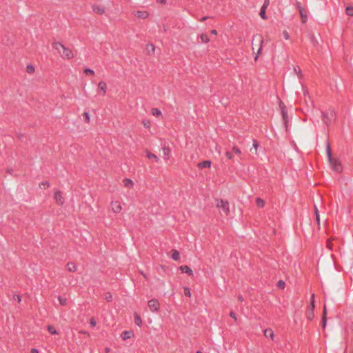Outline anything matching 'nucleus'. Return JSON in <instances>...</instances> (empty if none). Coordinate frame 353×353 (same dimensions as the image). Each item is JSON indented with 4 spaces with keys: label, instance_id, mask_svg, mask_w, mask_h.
<instances>
[{
    "label": "nucleus",
    "instance_id": "0eeeda50",
    "mask_svg": "<svg viewBox=\"0 0 353 353\" xmlns=\"http://www.w3.org/2000/svg\"><path fill=\"white\" fill-rule=\"evenodd\" d=\"M112 210L114 213H119L122 210L121 203L119 201H112L111 203Z\"/></svg>",
    "mask_w": 353,
    "mask_h": 353
},
{
    "label": "nucleus",
    "instance_id": "ddd939ff",
    "mask_svg": "<svg viewBox=\"0 0 353 353\" xmlns=\"http://www.w3.org/2000/svg\"><path fill=\"white\" fill-rule=\"evenodd\" d=\"M264 335L266 338H269L272 340L274 339V332L271 328H267L263 331Z\"/></svg>",
    "mask_w": 353,
    "mask_h": 353
},
{
    "label": "nucleus",
    "instance_id": "c9c22d12",
    "mask_svg": "<svg viewBox=\"0 0 353 353\" xmlns=\"http://www.w3.org/2000/svg\"><path fill=\"white\" fill-rule=\"evenodd\" d=\"M50 186V183L47 181H43L40 184V187H43V188H47Z\"/></svg>",
    "mask_w": 353,
    "mask_h": 353
},
{
    "label": "nucleus",
    "instance_id": "f257e3e1",
    "mask_svg": "<svg viewBox=\"0 0 353 353\" xmlns=\"http://www.w3.org/2000/svg\"><path fill=\"white\" fill-rule=\"evenodd\" d=\"M53 48L59 53H61V50H62L61 57L63 58L70 59L74 57L72 50L69 48H67L60 42L54 43Z\"/></svg>",
    "mask_w": 353,
    "mask_h": 353
},
{
    "label": "nucleus",
    "instance_id": "3c124183",
    "mask_svg": "<svg viewBox=\"0 0 353 353\" xmlns=\"http://www.w3.org/2000/svg\"><path fill=\"white\" fill-rule=\"evenodd\" d=\"M211 33H212V34H214V35H216V34H217V32H216V30H212L211 31Z\"/></svg>",
    "mask_w": 353,
    "mask_h": 353
},
{
    "label": "nucleus",
    "instance_id": "de8ad7c7",
    "mask_svg": "<svg viewBox=\"0 0 353 353\" xmlns=\"http://www.w3.org/2000/svg\"><path fill=\"white\" fill-rule=\"evenodd\" d=\"M226 157L230 159H232V154L230 152H226Z\"/></svg>",
    "mask_w": 353,
    "mask_h": 353
},
{
    "label": "nucleus",
    "instance_id": "c03bdc74",
    "mask_svg": "<svg viewBox=\"0 0 353 353\" xmlns=\"http://www.w3.org/2000/svg\"><path fill=\"white\" fill-rule=\"evenodd\" d=\"M27 70H28V72H32L34 70V68L32 65H28L27 67Z\"/></svg>",
    "mask_w": 353,
    "mask_h": 353
},
{
    "label": "nucleus",
    "instance_id": "4be33fe9",
    "mask_svg": "<svg viewBox=\"0 0 353 353\" xmlns=\"http://www.w3.org/2000/svg\"><path fill=\"white\" fill-rule=\"evenodd\" d=\"M146 156L148 159H153L154 161H155L156 162H157L159 161V158L158 157L154 154H152L151 152H147L146 153Z\"/></svg>",
    "mask_w": 353,
    "mask_h": 353
},
{
    "label": "nucleus",
    "instance_id": "13d9d810",
    "mask_svg": "<svg viewBox=\"0 0 353 353\" xmlns=\"http://www.w3.org/2000/svg\"><path fill=\"white\" fill-rule=\"evenodd\" d=\"M148 123V122H147V123H146V122H145V121H144V122H143V125H144L145 126H146Z\"/></svg>",
    "mask_w": 353,
    "mask_h": 353
},
{
    "label": "nucleus",
    "instance_id": "a878e982",
    "mask_svg": "<svg viewBox=\"0 0 353 353\" xmlns=\"http://www.w3.org/2000/svg\"><path fill=\"white\" fill-rule=\"evenodd\" d=\"M256 205L260 208H263L265 205V201L261 198H257L256 199Z\"/></svg>",
    "mask_w": 353,
    "mask_h": 353
},
{
    "label": "nucleus",
    "instance_id": "6e6d98bb",
    "mask_svg": "<svg viewBox=\"0 0 353 353\" xmlns=\"http://www.w3.org/2000/svg\"><path fill=\"white\" fill-rule=\"evenodd\" d=\"M17 300H18L19 301H21V298L19 296H17Z\"/></svg>",
    "mask_w": 353,
    "mask_h": 353
},
{
    "label": "nucleus",
    "instance_id": "e433bc0d",
    "mask_svg": "<svg viewBox=\"0 0 353 353\" xmlns=\"http://www.w3.org/2000/svg\"><path fill=\"white\" fill-rule=\"evenodd\" d=\"M184 294L185 296H191V292H190V288H188L187 287L184 288Z\"/></svg>",
    "mask_w": 353,
    "mask_h": 353
},
{
    "label": "nucleus",
    "instance_id": "7c9ffc66",
    "mask_svg": "<svg viewBox=\"0 0 353 353\" xmlns=\"http://www.w3.org/2000/svg\"><path fill=\"white\" fill-rule=\"evenodd\" d=\"M60 305H65L67 303V300L65 298H62L61 296L58 297Z\"/></svg>",
    "mask_w": 353,
    "mask_h": 353
},
{
    "label": "nucleus",
    "instance_id": "f8f14e48",
    "mask_svg": "<svg viewBox=\"0 0 353 353\" xmlns=\"http://www.w3.org/2000/svg\"><path fill=\"white\" fill-rule=\"evenodd\" d=\"M179 269L186 274H188L189 276H193L194 273L192 270L188 265H181L180 266Z\"/></svg>",
    "mask_w": 353,
    "mask_h": 353
},
{
    "label": "nucleus",
    "instance_id": "052dcab7",
    "mask_svg": "<svg viewBox=\"0 0 353 353\" xmlns=\"http://www.w3.org/2000/svg\"><path fill=\"white\" fill-rule=\"evenodd\" d=\"M294 71H295L296 72H298L297 69H296V68H294Z\"/></svg>",
    "mask_w": 353,
    "mask_h": 353
},
{
    "label": "nucleus",
    "instance_id": "5701e85b",
    "mask_svg": "<svg viewBox=\"0 0 353 353\" xmlns=\"http://www.w3.org/2000/svg\"><path fill=\"white\" fill-rule=\"evenodd\" d=\"M200 39L202 43H207L210 41V39L206 34H202L200 36Z\"/></svg>",
    "mask_w": 353,
    "mask_h": 353
},
{
    "label": "nucleus",
    "instance_id": "2eb2a0df",
    "mask_svg": "<svg viewBox=\"0 0 353 353\" xmlns=\"http://www.w3.org/2000/svg\"><path fill=\"white\" fill-rule=\"evenodd\" d=\"M149 14L146 11H137L135 13V16L138 18L141 19H146L148 17Z\"/></svg>",
    "mask_w": 353,
    "mask_h": 353
},
{
    "label": "nucleus",
    "instance_id": "1a4fd4ad",
    "mask_svg": "<svg viewBox=\"0 0 353 353\" xmlns=\"http://www.w3.org/2000/svg\"><path fill=\"white\" fill-rule=\"evenodd\" d=\"M281 113H282L283 121V123L285 124V128L288 129V112H287V110L284 108H281Z\"/></svg>",
    "mask_w": 353,
    "mask_h": 353
},
{
    "label": "nucleus",
    "instance_id": "9d476101",
    "mask_svg": "<svg viewBox=\"0 0 353 353\" xmlns=\"http://www.w3.org/2000/svg\"><path fill=\"white\" fill-rule=\"evenodd\" d=\"M212 162L209 160L203 161L198 163L197 166L199 169L210 168Z\"/></svg>",
    "mask_w": 353,
    "mask_h": 353
},
{
    "label": "nucleus",
    "instance_id": "7ed1b4c3",
    "mask_svg": "<svg viewBox=\"0 0 353 353\" xmlns=\"http://www.w3.org/2000/svg\"><path fill=\"white\" fill-rule=\"evenodd\" d=\"M216 207L219 209L221 213L228 215L230 212V204L228 201L223 199L216 200Z\"/></svg>",
    "mask_w": 353,
    "mask_h": 353
},
{
    "label": "nucleus",
    "instance_id": "c756f323",
    "mask_svg": "<svg viewBox=\"0 0 353 353\" xmlns=\"http://www.w3.org/2000/svg\"><path fill=\"white\" fill-rule=\"evenodd\" d=\"M322 324H323V327H325V324H326V309H325V307H324V310H323Z\"/></svg>",
    "mask_w": 353,
    "mask_h": 353
},
{
    "label": "nucleus",
    "instance_id": "864d4df0",
    "mask_svg": "<svg viewBox=\"0 0 353 353\" xmlns=\"http://www.w3.org/2000/svg\"><path fill=\"white\" fill-rule=\"evenodd\" d=\"M327 247H328L330 249H331V248H332V247H331V244H330V243H329V242L327 243Z\"/></svg>",
    "mask_w": 353,
    "mask_h": 353
},
{
    "label": "nucleus",
    "instance_id": "c85d7f7f",
    "mask_svg": "<svg viewBox=\"0 0 353 353\" xmlns=\"http://www.w3.org/2000/svg\"><path fill=\"white\" fill-rule=\"evenodd\" d=\"M147 50L149 52H152L154 53V50H155V46L153 45V44H148L147 45Z\"/></svg>",
    "mask_w": 353,
    "mask_h": 353
},
{
    "label": "nucleus",
    "instance_id": "aec40b11",
    "mask_svg": "<svg viewBox=\"0 0 353 353\" xmlns=\"http://www.w3.org/2000/svg\"><path fill=\"white\" fill-rule=\"evenodd\" d=\"M99 89L105 93L107 89V85L104 81H100L98 84Z\"/></svg>",
    "mask_w": 353,
    "mask_h": 353
},
{
    "label": "nucleus",
    "instance_id": "a211bd4d",
    "mask_svg": "<svg viewBox=\"0 0 353 353\" xmlns=\"http://www.w3.org/2000/svg\"><path fill=\"white\" fill-rule=\"evenodd\" d=\"M134 322L137 325L141 327L142 325V319L141 316L137 314L134 313Z\"/></svg>",
    "mask_w": 353,
    "mask_h": 353
},
{
    "label": "nucleus",
    "instance_id": "ea45409f",
    "mask_svg": "<svg viewBox=\"0 0 353 353\" xmlns=\"http://www.w3.org/2000/svg\"><path fill=\"white\" fill-rule=\"evenodd\" d=\"M283 36L286 40L290 39V34L286 30L283 31Z\"/></svg>",
    "mask_w": 353,
    "mask_h": 353
},
{
    "label": "nucleus",
    "instance_id": "4c0bfd02",
    "mask_svg": "<svg viewBox=\"0 0 353 353\" xmlns=\"http://www.w3.org/2000/svg\"><path fill=\"white\" fill-rule=\"evenodd\" d=\"M83 117L84 120L86 122H89L90 121V115H89L88 112H84L83 114Z\"/></svg>",
    "mask_w": 353,
    "mask_h": 353
},
{
    "label": "nucleus",
    "instance_id": "6ab92c4d",
    "mask_svg": "<svg viewBox=\"0 0 353 353\" xmlns=\"http://www.w3.org/2000/svg\"><path fill=\"white\" fill-rule=\"evenodd\" d=\"M67 269L70 272H75L77 270V265L72 262L68 263Z\"/></svg>",
    "mask_w": 353,
    "mask_h": 353
},
{
    "label": "nucleus",
    "instance_id": "a19ab883",
    "mask_svg": "<svg viewBox=\"0 0 353 353\" xmlns=\"http://www.w3.org/2000/svg\"><path fill=\"white\" fill-rule=\"evenodd\" d=\"M112 294L110 293H106L105 294V299L108 301H110L112 300Z\"/></svg>",
    "mask_w": 353,
    "mask_h": 353
},
{
    "label": "nucleus",
    "instance_id": "09e8293b",
    "mask_svg": "<svg viewBox=\"0 0 353 353\" xmlns=\"http://www.w3.org/2000/svg\"><path fill=\"white\" fill-rule=\"evenodd\" d=\"M209 18H210V17H208V16H205V17H202V18L200 19V21H205L206 19H209Z\"/></svg>",
    "mask_w": 353,
    "mask_h": 353
},
{
    "label": "nucleus",
    "instance_id": "bf43d9fd",
    "mask_svg": "<svg viewBox=\"0 0 353 353\" xmlns=\"http://www.w3.org/2000/svg\"><path fill=\"white\" fill-rule=\"evenodd\" d=\"M8 172L10 174H12V170H8Z\"/></svg>",
    "mask_w": 353,
    "mask_h": 353
},
{
    "label": "nucleus",
    "instance_id": "4d7b16f0",
    "mask_svg": "<svg viewBox=\"0 0 353 353\" xmlns=\"http://www.w3.org/2000/svg\"><path fill=\"white\" fill-rule=\"evenodd\" d=\"M159 2H161V3H164V2H165V0H159Z\"/></svg>",
    "mask_w": 353,
    "mask_h": 353
},
{
    "label": "nucleus",
    "instance_id": "72a5a7b5",
    "mask_svg": "<svg viewBox=\"0 0 353 353\" xmlns=\"http://www.w3.org/2000/svg\"><path fill=\"white\" fill-rule=\"evenodd\" d=\"M84 72L86 75H92L94 73V70L90 68L85 69Z\"/></svg>",
    "mask_w": 353,
    "mask_h": 353
},
{
    "label": "nucleus",
    "instance_id": "423d86ee",
    "mask_svg": "<svg viewBox=\"0 0 353 353\" xmlns=\"http://www.w3.org/2000/svg\"><path fill=\"white\" fill-rule=\"evenodd\" d=\"M296 6L299 9L302 22L305 23L307 20V12L302 8L301 4L300 2H296Z\"/></svg>",
    "mask_w": 353,
    "mask_h": 353
},
{
    "label": "nucleus",
    "instance_id": "f704fd0d",
    "mask_svg": "<svg viewBox=\"0 0 353 353\" xmlns=\"http://www.w3.org/2000/svg\"><path fill=\"white\" fill-rule=\"evenodd\" d=\"M285 285V284L283 281L280 280L277 283V287L279 288L283 289V288H284Z\"/></svg>",
    "mask_w": 353,
    "mask_h": 353
},
{
    "label": "nucleus",
    "instance_id": "dca6fc26",
    "mask_svg": "<svg viewBox=\"0 0 353 353\" xmlns=\"http://www.w3.org/2000/svg\"><path fill=\"white\" fill-rule=\"evenodd\" d=\"M254 40L258 41L259 44H260V47H259V48L258 50V54H259L261 52V50L262 43L263 42V38H262V37L261 35H256V36H254V38H253V41H254Z\"/></svg>",
    "mask_w": 353,
    "mask_h": 353
},
{
    "label": "nucleus",
    "instance_id": "b1692460",
    "mask_svg": "<svg viewBox=\"0 0 353 353\" xmlns=\"http://www.w3.org/2000/svg\"><path fill=\"white\" fill-rule=\"evenodd\" d=\"M124 185L128 188H131L133 186V181L130 179H125L123 180Z\"/></svg>",
    "mask_w": 353,
    "mask_h": 353
},
{
    "label": "nucleus",
    "instance_id": "473e14b6",
    "mask_svg": "<svg viewBox=\"0 0 353 353\" xmlns=\"http://www.w3.org/2000/svg\"><path fill=\"white\" fill-rule=\"evenodd\" d=\"M314 210H315L316 220L317 223L319 224V223H320V216H319L318 210H317L316 206H314Z\"/></svg>",
    "mask_w": 353,
    "mask_h": 353
},
{
    "label": "nucleus",
    "instance_id": "f3484780",
    "mask_svg": "<svg viewBox=\"0 0 353 353\" xmlns=\"http://www.w3.org/2000/svg\"><path fill=\"white\" fill-rule=\"evenodd\" d=\"M162 151L163 153L164 158L165 159H170V150L169 148L167 147H162Z\"/></svg>",
    "mask_w": 353,
    "mask_h": 353
},
{
    "label": "nucleus",
    "instance_id": "58836bf2",
    "mask_svg": "<svg viewBox=\"0 0 353 353\" xmlns=\"http://www.w3.org/2000/svg\"><path fill=\"white\" fill-rule=\"evenodd\" d=\"M269 5H270V0H264L263 4L261 6V8L267 9L268 7L269 6Z\"/></svg>",
    "mask_w": 353,
    "mask_h": 353
},
{
    "label": "nucleus",
    "instance_id": "cd10ccee",
    "mask_svg": "<svg viewBox=\"0 0 353 353\" xmlns=\"http://www.w3.org/2000/svg\"><path fill=\"white\" fill-rule=\"evenodd\" d=\"M48 330L49 331V332L52 334V335H54V334H57V331L56 330V329L52 326V325H48Z\"/></svg>",
    "mask_w": 353,
    "mask_h": 353
},
{
    "label": "nucleus",
    "instance_id": "412c9836",
    "mask_svg": "<svg viewBox=\"0 0 353 353\" xmlns=\"http://www.w3.org/2000/svg\"><path fill=\"white\" fill-rule=\"evenodd\" d=\"M171 257L173 260L177 261L180 257L179 252L176 250H172Z\"/></svg>",
    "mask_w": 353,
    "mask_h": 353
},
{
    "label": "nucleus",
    "instance_id": "2f4dec72",
    "mask_svg": "<svg viewBox=\"0 0 353 353\" xmlns=\"http://www.w3.org/2000/svg\"><path fill=\"white\" fill-rule=\"evenodd\" d=\"M346 14L349 16L353 17V7H347L346 8Z\"/></svg>",
    "mask_w": 353,
    "mask_h": 353
},
{
    "label": "nucleus",
    "instance_id": "a18cd8bd",
    "mask_svg": "<svg viewBox=\"0 0 353 353\" xmlns=\"http://www.w3.org/2000/svg\"><path fill=\"white\" fill-rule=\"evenodd\" d=\"M230 316L232 319H234L235 321H236V320H237L236 314H235V312H230Z\"/></svg>",
    "mask_w": 353,
    "mask_h": 353
},
{
    "label": "nucleus",
    "instance_id": "79ce46f5",
    "mask_svg": "<svg viewBox=\"0 0 353 353\" xmlns=\"http://www.w3.org/2000/svg\"><path fill=\"white\" fill-rule=\"evenodd\" d=\"M233 151L236 153V154H241V150L239 148H238L236 146H233V148H232Z\"/></svg>",
    "mask_w": 353,
    "mask_h": 353
},
{
    "label": "nucleus",
    "instance_id": "680f3d73",
    "mask_svg": "<svg viewBox=\"0 0 353 353\" xmlns=\"http://www.w3.org/2000/svg\"><path fill=\"white\" fill-rule=\"evenodd\" d=\"M196 353H202L201 351H197Z\"/></svg>",
    "mask_w": 353,
    "mask_h": 353
},
{
    "label": "nucleus",
    "instance_id": "bb28decb",
    "mask_svg": "<svg viewBox=\"0 0 353 353\" xmlns=\"http://www.w3.org/2000/svg\"><path fill=\"white\" fill-rule=\"evenodd\" d=\"M259 15L262 19H266V8H261Z\"/></svg>",
    "mask_w": 353,
    "mask_h": 353
},
{
    "label": "nucleus",
    "instance_id": "f03ea898",
    "mask_svg": "<svg viewBox=\"0 0 353 353\" xmlns=\"http://www.w3.org/2000/svg\"><path fill=\"white\" fill-rule=\"evenodd\" d=\"M327 155H328V157H329V162H330V165L331 168L334 172H339V173L341 172L342 170H343L342 165H341L340 161H339L336 158H334V157H331V154H330V151L329 147L327 148Z\"/></svg>",
    "mask_w": 353,
    "mask_h": 353
},
{
    "label": "nucleus",
    "instance_id": "4468645a",
    "mask_svg": "<svg viewBox=\"0 0 353 353\" xmlns=\"http://www.w3.org/2000/svg\"><path fill=\"white\" fill-rule=\"evenodd\" d=\"M92 8H93V11L97 14H103L105 13V9L103 6H99L97 5H94Z\"/></svg>",
    "mask_w": 353,
    "mask_h": 353
},
{
    "label": "nucleus",
    "instance_id": "603ef678",
    "mask_svg": "<svg viewBox=\"0 0 353 353\" xmlns=\"http://www.w3.org/2000/svg\"><path fill=\"white\" fill-rule=\"evenodd\" d=\"M238 299H239V301H242L243 300V297H242L241 296H239L238 297Z\"/></svg>",
    "mask_w": 353,
    "mask_h": 353
},
{
    "label": "nucleus",
    "instance_id": "37998d69",
    "mask_svg": "<svg viewBox=\"0 0 353 353\" xmlns=\"http://www.w3.org/2000/svg\"><path fill=\"white\" fill-rule=\"evenodd\" d=\"M90 323L92 327H94L97 325V322L94 318L90 319Z\"/></svg>",
    "mask_w": 353,
    "mask_h": 353
},
{
    "label": "nucleus",
    "instance_id": "49530a36",
    "mask_svg": "<svg viewBox=\"0 0 353 353\" xmlns=\"http://www.w3.org/2000/svg\"><path fill=\"white\" fill-rule=\"evenodd\" d=\"M258 146H259V145H258L257 141H256V140H254V141H253V147L254 148V149H255L256 150H257Z\"/></svg>",
    "mask_w": 353,
    "mask_h": 353
},
{
    "label": "nucleus",
    "instance_id": "9b49d317",
    "mask_svg": "<svg viewBox=\"0 0 353 353\" xmlns=\"http://www.w3.org/2000/svg\"><path fill=\"white\" fill-rule=\"evenodd\" d=\"M133 336H134L133 332L131 330H129V331L123 332L121 335V337L122 338L123 340L125 341L128 339L132 338Z\"/></svg>",
    "mask_w": 353,
    "mask_h": 353
},
{
    "label": "nucleus",
    "instance_id": "5fc2aeb1",
    "mask_svg": "<svg viewBox=\"0 0 353 353\" xmlns=\"http://www.w3.org/2000/svg\"><path fill=\"white\" fill-rule=\"evenodd\" d=\"M310 306H311L312 308H314V303H313V302L310 303Z\"/></svg>",
    "mask_w": 353,
    "mask_h": 353
},
{
    "label": "nucleus",
    "instance_id": "6e6552de",
    "mask_svg": "<svg viewBox=\"0 0 353 353\" xmlns=\"http://www.w3.org/2000/svg\"><path fill=\"white\" fill-rule=\"evenodd\" d=\"M54 199L59 204H63L64 203V199L62 196V192L59 190H57L54 192Z\"/></svg>",
    "mask_w": 353,
    "mask_h": 353
},
{
    "label": "nucleus",
    "instance_id": "393cba45",
    "mask_svg": "<svg viewBox=\"0 0 353 353\" xmlns=\"http://www.w3.org/2000/svg\"><path fill=\"white\" fill-rule=\"evenodd\" d=\"M152 115L154 116H157V117H159V116H161V112L159 109L158 108H152Z\"/></svg>",
    "mask_w": 353,
    "mask_h": 353
},
{
    "label": "nucleus",
    "instance_id": "39448f33",
    "mask_svg": "<svg viewBox=\"0 0 353 353\" xmlns=\"http://www.w3.org/2000/svg\"><path fill=\"white\" fill-rule=\"evenodd\" d=\"M148 307L151 312H158L160 308V304L157 299H153L148 301Z\"/></svg>",
    "mask_w": 353,
    "mask_h": 353
},
{
    "label": "nucleus",
    "instance_id": "8fccbe9b",
    "mask_svg": "<svg viewBox=\"0 0 353 353\" xmlns=\"http://www.w3.org/2000/svg\"><path fill=\"white\" fill-rule=\"evenodd\" d=\"M31 353H39V350L36 348H32L31 350Z\"/></svg>",
    "mask_w": 353,
    "mask_h": 353
},
{
    "label": "nucleus",
    "instance_id": "20e7f679",
    "mask_svg": "<svg viewBox=\"0 0 353 353\" xmlns=\"http://www.w3.org/2000/svg\"><path fill=\"white\" fill-rule=\"evenodd\" d=\"M334 117L335 112L332 109L326 110L325 112H323L322 114L323 121L326 125H329L330 122L334 119Z\"/></svg>",
    "mask_w": 353,
    "mask_h": 353
}]
</instances>
